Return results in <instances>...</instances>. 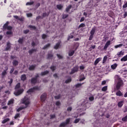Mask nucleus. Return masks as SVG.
<instances>
[{"instance_id":"nucleus-1","label":"nucleus","mask_w":127,"mask_h":127,"mask_svg":"<svg viewBox=\"0 0 127 127\" xmlns=\"http://www.w3.org/2000/svg\"><path fill=\"white\" fill-rule=\"evenodd\" d=\"M21 103L22 104H24V105H25V107H19L17 109V112H20V111L23 110V109H25L28 107V105L30 104L29 98H28L27 96H25L23 99H21Z\"/></svg>"},{"instance_id":"nucleus-2","label":"nucleus","mask_w":127,"mask_h":127,"mask_svg":"<svg viewBox=\"0 0 127 127\" xmlns=\"http://www.w3.org/2000/svg\"><path fill=\"white\" fill-rule=\"evenodd\" d=\"M39 77V74L37 73L34 77H32L31 79L30 83L31 85H36V84L39 83V80H38V78Z\"/></svg>"},{"instance_id":"nucleus-3","label":"nucleus","mask_w":127,"mask_h":127,"mask_svg":"<svg viewBox=\"0 0 127 127\" xmlns=\"http://www.w3.org/2000/svg\"><path fill=\"white\" fill-rule=\"evenodd\" d=\"M96 31H97V27L94 26L90 31V36L89 37V40L91 41L93 39V37H94V35L95 33H96Z\"/></svg>"},{"instance_id":"nucleus-4","label":"nucleus","mask_w":127,"mask_h":127,"mask_svg":"<svg viewBox=\"0 0 127 127\" xmlns=\"http://www.w3.org/2000/svg\"><path fill=\"white\" fill-rule=\"evenodd\" d=\"M9 24V22L6 21V23L3 26V29H4V30H5V29H7V30H12V27L11 26H8Z\"/></svg>"},{"instance_id":"nucleus-5","label":"nucleus","mask_w":127,"mask_h":127,"mask_svg":"<svg viewBox=\"0 0 127 127\" xmlns=\"http://www.w3.org/2000/svg\"><path fill=\"white\" fill-rule=\"evenodd\" d=\"M40 90V88L36 86L32 88L29 89L28 91H27V93L29 94V93H33L34 91H39Z\"/></svg>"},{"instance_id":"nucleus-6","label":"nucleus","mask_w":127,"mask_h":127,"mask_svg":"<svg viewBox=\"0 0 127 127\" xmlns=\"http://www.w3.org/2000/svg\"><path fill=\"white\" fill-rule=\"evenodd\" d=\"M4 69L1 73V78H4L5 75H7V70H8V67L5 66Z\"/></svg>"},{"instance_id":"nucleus-7","label":"nucleus","mask_w":127,"mask_h":127,"mask_svg":"<svg viewBox=\"0 0 127 127\" xmlns=\"http://www.w3.org/2000/svg\"><path fill=\"white\" fill-rule=\"evenodd\" d=\"M23 92H24V89H23V88L20 89L17 91L14 92V95H15V96H19V95H21V94H22Z\"/></svg>"},{"instance_id":"nucleus-8","label":"nucleus","mask_w":127,"mask_h":127,"mask_svg":"<svg viewBox=\"0 0 127 127\" xmlns=\"http://www.w3.org/2000/svg\"><path fill=\"white\" fill-rule=\"evenodd\" d=\"M122 85H123V80L120 79V80H118V82L116 85L117 90H120Z\"/></svg>"},{"instance_id":"nucleus-9","label":"nucleus","mask_w":127,"mask_h":127,"mask_svg":"<svg viewBox=\"0 0 127 127\" xmlns=\"http://www.w3.org/2000/svg\"><path fill=\"white\" fill-rule=\"evenodd\" d=\"M47 96V94L45 93H43L42 95L41 96L40 99L42 103H44V102H45V101L46 100Z\"/></svg>"},{"instance_id":"nucleus-10","label":"nucleus","mask_w":127,"mask_h":127,"mask_svg":"<svg viewBox=\"0 0 127 127\" xmlns=\"http://www.w3.org/2000/svg\"><path fill=\"white\" fill-rule=\"evenodd\" d=\"M10 49H11V45L9 42H7L6 43V47L4 49L5 51H10Z\"/></svg>"},{"instance_id":"nucleus-11","label":"nucleus","mask_w":127,"mask_h":127,"mask_svg":"<svg viewBox=\"0 0 127 127\" xmlns=\"http://www.w3.org/2000/svg\"><path fill=\"white\" fill-rule=\"evenodd\" d=\"M78 70H79V67H78V66L74 67L73 68L71 69V71L70 72V74L72 75L74 74V73H76V72H78Z\"/></svg>"},{"instance_id":"nucleus-12","label":"nucleus","mask_w":127,"mask_h":127,"mask_svg":"<svg viewBox=\"0 0 127 127\" xmlns=\"http://www.w3.org/2000/svg\"><path fill=\"white\" fill-rule=\"evenodd\" d=\"M110 45H111V41H108L104 47V50H107V49H108V47H109Z\"/></svg>"},{"instance_id":"nucleus-13","label":"nucleus","mask_w":127,"mask_h":127,"mask_svg":"<svg viewBox=\"0 0 127 127\" xmlns=\"http://www.w3.org/2000/svg\"><path fill=\"white\" fill-rule=\"evenodd\" d=\"M117 55L118 57H122V56H124V55H125V52L124 51H121L120 52H118L117 54Z\"/></svg>"},{"instance_id":"nucleus-14","label":"nucleus","mask_w":127,"mask_h":127,"mask_svg":"<svg viewBox=\"0 0 127 127\" xmlns=\"http://www.w3.org/2000/svg\"><path fill=\"white\" fill-rule=\"evenodd\" d=\"M60 44H61V42H58L54 46V49H56V50H57V49H59V47H60Z\"/></svg>"},{"instance_id":"nucleus-15","label":"nucleus","mask_w":127,"mask_h":127,"mask_svg":"<svg viewBox=\"0 0 127 127\" xmlns=\"http://www.w3.org/2000/svg\"><path fill=\"white\" fill-rule=\"evenodd\" d=\"M101 60H102V58H97L94 62L95 66H96V65L98 64V63H99V62H100V61H101Z\"/></svg>"},{"instance_id":"nucleus-16","label":"nucleus","mask_w":127,"mask_h":127,"mask_svg":"<svg viewBox=\"0 0 127 127\" xmlns=\"http://www.w3.org/2000/svg\"><path fill=\"white\" fill-rule=\"evenodd\" d=\"M28 27L30 28L31 30H36V27L35 26H33L32 25H29Z\"/></svg>"},{"instance_id":"nucleus-17","label":"nucleus","mask_w":127,"mask_h":127,"mask_svg":"<svg viewBox=\"0 0 127 127\" xmlns=\"http://www.w3.org/2000/svg\"><path fill=\"white\" fill-rule=\"evenodd\" d=\"M37 50L35 49H32L31 50H29L28 53L30 54V55H31L33 52H36Z\"/></svg>"},{"instance_id":"nucleus-18","label":"nucleus","mask_w":127,"mask_h":127,"mask_svg":"<svg viewBox=\"0 0 127 127\" xmlns=\"http://www.w3.org/2000/svg\"><path fill=\"white\" fill-rule=\"evenodd\" d=\"M119 108H122L124 106V101H121L118 104Z\"/></svg>"},{"instance_id":"nucleus-19","label":"nucleus","mask_w":127,"mask_h":127,"mask_svg":"<svg viewBox=\"0 0 127 127\" xmlns=\"http://www.w3.org/2000/svg\"><path fill=\"white\" fill-rule=\"evenodd\" d=\"M13 66H17L18 65V61H16V60H13L12 62Z\"/></svg>"},{"instance_id":"nucleus-20","label":"nucleus","mask_w":127,"mask_h":127,"mask_svg":"<svg viewBox=\"0 0 127 127\" xmlns=\"http://www.w3.org/2000/svg\"><path fill=\"white\" fill-rule=\"evenodd\" d=\"M49 71L48 70H46L44 72H42L41 73V76H45V75H47V74H49Z\"/></svg>"},{"instance_id":"nucleus-21","label":"nucleus","mask_w":127,"mask_h":127,"mask_svg":"<svg viewBox=\"0 0 127 127\" xmlns=\"http://www.w3.org/2000/svg\"><path fill=\"white\" fill-rule=\"evenodd\" d=\"M35 67H36V65H31V66H29V70H30V71L34 70L35 69Z\"/></svg>"},{"instance_id":"nucleus-22","label":"nucleus","mask_w":127,"mask_h":127,"mask_svg":"<svg viewBox=\"0 0 127 127\" xmlns=\"http://www.w3.org/2000/svg\"><path fill=\"white\" fill-rule=\"evenodd\" d=\"M51 45L50 44L48 43V44L45 45L44 46V47L42 48V49L43 50H45V49H47V48H49V47H50Z\"/></svg>"},{"instance_id":"nucleus-23","label":"nucleus","mask_w":127,"mask_h":127,"mask_svg":"<svg viewBox=\"0 0 127 127\" xmlns=\"http://www.w3.org/2000/svg\"><path fill=\"white\" fill-rule=\"evenodd\" d=\"M20 88V83L18 82L15 86V90L16 91V90H18Z\"/></svg>"},{"instance_id":"nucleus-24","label":"nucleus","mask_w":127,"mask_h":127,"mask_svg":"<svg viewBox=\"0 0 127 127\" xmlns=\"http://www.w3.org/2000/svg\"><path fill=\"white\" fill-rule=\"evenodd\" d=\"M21 81H25L26 80V75L25 74H22L21 76Z\"/></svg>"},{"instance_id":"nucleus-25","label":"nucleus","mask_w":127,"mask_h":127,"mask_svg":"<svg viewBox=\"0 0 127 127\" xmlns=\"http://www.w3.org/2000/svg\"><path fill=\"white\" fill-rule=\"evenodd\" d=\"M117 67H118V64H114L111 65V68L113 70H115V69H116Z\"/></svg>"},{"instance_id":"nucleus-26","label":"nucleus","mask_w":127,"mask_h":127,"mask_svg":"<svg viewBox=\"0 0 127 127\" xmlns=\"http://www.w3.org/2000/svg\"><path fill=\"white\" fill-rule=\"evenodd\" d=\"M115 80L116 81H120V80H122V78H121L119 75H116L115 76Z\"/></svg>"},{"instance_id":"nucleus-27","label":"nucleus","mask_w":127,"mask_h":127,"mask_svg":"<svg viewBox=\"0 0 127 127\" xmlns=\"http://www.w3.org/2000/svg\"><path fill=\"white\" fill-rule=\"evenodd\" d=\"M72 8V5H68L65 9L66 12H69V11Z\"/></svg>"},{"instance_id":"nucleus-28","label":"nucleus","mask_w":127,"mask_h":127,"mask_svg":"<svg viewBox=\"0 0 127 127\" xmlns=\"http://www.w3.org/2000/svg\"><path fill=\"white\" fill-rule=\"evenodd\" d=\"M23 38H19L18 40V43H19V44H22V43H23Z\"/></svg>"},{"instance_id":"nucleus-29","label":"nucleus","mask_w":127,"mask_h":127,"mask_svg":"<svg viewBox=\"0 0 127 127\" xmlns=\"http://www.w3.org/2000/svg\"><path fill=\"white\" fill-rule=\"evenodd\" d=\"M116 95L119 96V97H122L123 96V93L121 91L119 90L117 92H116Z\"/></svg>"},{"instance_id":"nucleus-30","label":"nucleus","mask_w":127,"mask_h":127,"mask_svg":"<svg viewBox=\"0 0 127 127\" xmlns=\"http://www.w3.org/2000/svg\"><path fill=\"white\" fill-rule=\"evenodd\" d=\"M51 70H52V72H54L56 70V66L54 65H52L50 67Z\"/></svg>"},{"instance_id":"nucleus-31","label":"nucleus","mask_w":127,"mask_h":127,"mask_svg":"<svg viewBox=\"0 0 127 127\" xmlns=\"http://www.w3.org/2000/svg\"><path fill=\"white\" fill-rule=\"evenodd\" d=\"M13 99H10V100L8 101L7 105L8 106H9L12 104H13Z\"/></svg>"},{"instance_id":"nucleus-32","label":"nucleus","mask_w":127,"mask_h":127,"mask_svg":"<svg viewBox=\"0 0 127 127\" xmlns=\"http://www.w3.org/2000/svg\"><path fill=\"white\" fill-rule=\"evenodd\" d=\"M82 85L83 83H77L75 85L74 87H75V88H80V87H82Z\"/></svg>"},{"instance_id":"nucleus-33","label":"nucleus","mask_w":127,"mask_h":127,"mask_svg":"<svg viewBox=\"0 0 127 127\" xmlns=\"http://www.w3.org/2000/svg\"><path fill=\"white\" fill-rule=\"evenodd\" d=\"M70 82H72V78H69L68 79L66 80L65 81V83L66 84H68V83H70Z\"/></svg>"},{"instance_id":"nucleus-34","label":"nucleus","mask_w":127,"mask_h":127,"mask_svg":"<svg viewBox=\"0 0 127 127\" xmlns=\"http://www.w3.org/2000/svg\"><path fill=\"white\" fill-rule=\"evenodd\" d=\"M9 121V118H7L5 119H4L2 121V124H5V123H7V122Z\"/></svg>"},{"instance_id":"nucleus-35","label":"nucleus","mask_w":127,"mask_h":127,"mask_svg":"<svg viewBox=\"0 0 127 127\" xmlns=\"http://www.w3.org/2000/svg\"><path fill=\"white\" fill-rule=\"evenodd\" d=\"M74 53H75V51H72L71 52H69L68 53V56H69L70 57L73 56L74 55Z\"/></svg>"},{"instance_id":"nucleus-36","label":"nucleus","mask_w":127,"mask_h":127,"mask_svg":"<svg viewBox=\"0 0 127 127\" xmlns=\"http://www.w3.org/2000/svg\"><path fill=\"white\" fill-rule=\"evenodd\" d=\"M34 3V2L33 1H30V2H27L26 3V5H32Z\"/></svg>"},{"instance_id":"nucleus-37","label":"nucleus","mask_w":127,"mask_h":127,"mask_svg":"<svg viewBox=\"0 0 127 127\" xmlns=\"http://www.w3.org/2000/svg\"><path fill=\"white\" fill-rule=\"evenodd\" d=\"M18 118H20V114L19 113H17L16 114L14 117V119H15V120H16V119Z\"/></svg>"},{"instance_id":"nucleus-38","label":"nucleus","mask_w":127,"mask_h":127,"mask_svg":"<svg viewBox=\"0 0 127 127\" xmlns=\"http://www.w3.org/2000/svg\"><path fill=\"white\" fill-rule=\"evenodd\" d=\"M47 37H48V36L45 34H43L42 35V39H46V38H47Z\"/></svg>"},{"instance_id":"nucleus-39","label":"nucleus","mask_w":127,"mask_h":127,"mask_svg":"<svg viewBox=\"0 0 127 127\" xmlns=\"http://www.w3.org/2000/svg\"><path fill=\"white\" fill-rule=\"evenodd\" d=\"M63 7V6H62L61 4H58L57 5V8H58V9H62V8Z\"/></svg>"},{"instance_id":"nucleus-40","label":"nucleus","mask_w":127,"mask_h":127,"mask_svg":"<svg viewBox=\"0 0 127 127\" xmlns=\"http://www.w3.org/2000/svg\"><path fill=\"white\" fill-rule=\"evenodd\" d=\"M86 26V25H85L84 23H81L78 27V28H81V27H85Z\"/></svg>"},{"instance_id":"nucleus-41","label":"nucleus","mask_w":127,"mask_h":127,"mask_svg":"<svg viewBox=\"0 0 127 127\" xmlns=\"http://www.w3.org/2000/svg\"><path fill=\"white\" fill-rule=\"evenodd\" d=\"M107 90H108V86H104L102 88V91H103V92H106V91H107Z\"/></svg>"},{"instance_id":"nucleus-42","label":"nucleus","mask_w":127,"mask_h":127,"mask_svg":"<svg viewBox=\"0 0 127 127\" xmlns=\"http://www.w3.org/2000/svg\"><path fill=\"white\" fill-rule=\"evenodd\" d=\"M66 125L65 123V122H63L62 123H61L60 125V127H66Z\"/></svg>"},{"instance_id":"nucleus-43","label":"nucleus","mask_w":127,"mask_h":127,"mask_svg":"<svg viewBox=\"0 0 127 127\" xmlns=\"http://www.w3.org/2000/svg\"><path fill=\"white\" fill-rule=\"evenodd\" d=\"M107 59H108V56H104L103 60V63H106V61H107Z\"/></svg>"},{"instance_id":"nucleus-44","label":"nucleus","mask_w":127,"mask_h":127,"mask_svg":"<svg viewBox=\"0 0 127 127\" xmlns=\"http://www.w3.org/2000/svg\"><path fill=\"white\" fill-rule=\"evenodd\" d=\"M124 45L123 44H120L119 45H117L115 46V48H121V46H123Z\"/></svg>"},{"instance_id":"nucleus-45","label":"nucleus","mask_w":127,"mask_h":127,"mask_svg":"<svg viewBox=\"0 0 127 127\" xmlns=\"http://www.w3.org/2000/svg\"><path fill=\"white\" fill-rule=\"evenodd\" d=\"M52 57H53V55H52V54H48V59H51Z\"/></svg>"},{"instance_id":"nucleus-46","label":"nucleus","mask_w":127,"mask_h":127,"mask_svg":"<svg viewBox=\"0 0 127 127\" xmlns=\"http://www.w3.org/2000/svg\"><path fill=\"white\" fill-rule=\"evenodd\" d=\"M122 121H123V122H127V115L123 118Z\"/></svg>"},{"instance_id":"nucleus-47","label":"nucleus","mask_w":127,"mask_h":127,"mask_svg":"<svg viewBox=\"0 0 127 127\" xmlns=\"http://www.w3.org/2000/svg\"><path fill=\"white\" fill-rule=\"evenodd\" d=\"M69 15L66 14H63V19H65V18H67L68 17Z\"/></svg>"},{"instance_id":"nucleus-48","label":"nucleus","mask_w":127,"mask_h":127,"mask_svg":"<svg viewBox=\"0 0 127 127\" xmlns=\"http://www.w3.org/2000/svg\"><path fill=\"white\" fill-rule=\"evenodd\" d=\"M56 106H57V107H59V106H61V103L60 102V101H57L56 102Z\"/></svg>"},{"instance_id":"nucleus-49","label":"nucleus","mask_w":127,"mask_h":127,"mask_svg":"<svg viewBox=\"0 0 127 127\" xmlns=\"http://www.w3.org/2000/svg\"><path fill=\"white\" fill-rule=\"evenodd\" d=\"M89 100L91 102H93V101H94V100H95V98H94V96H90L89 97Z\"/></svg>"},{"instance_id":"nucleus-50","label":"nucleus","mask_w":127,"mask_h":127,"mask_svg":"<svg viewBox=\"0 0 127 127\" xmlns=\"http://www.w3.org/2000/svg\"><path fill=\"white\" fill-rule=\"evenodd\" d=\"M6 34L7 35H11L12 34V32L11 31L9 30L6 32Z\"/></svg>"},{"instance_id":"nucleus-51","label":"nucleus","mask_w":127,"mask_h":127,"mask_svg":"<svg viewBox=\"0 0 127 127\" xmlns=\"http://www.w3.org/2000/svg\"><path fill=\"white\" fill-rule=\"evenodd\" d=\"M80 120L81 119L80 118L75 119L74 120V124H78V123L80 122Z\"/></svg>"},{"instance_id":"nucleus-52","label":"nucleus","mask_w":127,"mask_h":127,"mask_svg":"<svg viewBox=\"0 0 127 127\" xmlns=\"http://www.w3.org/2000/svg\"><path fill=\"white\" fill-rule=\"evenodd\" d=\"M69 123H70V118L67 119L65 120V124H66V125H68Z\"/></svg>"},{"instance_id":"nucleus-53","label":"nucleus","mask_w":127,"mask_h":127,"mask_svg":"<svg viewBox=\"0 0 127 127\" xmlns=\"http://www.w3.org/2000/svg\"><path fill=\"white\" fill-rule=\"evenodd\" d=\"M61 97V96H60V95H59L55 96V100H59V99H60Z\"/></svg>"},{"instance_id":"nucleus-54","label":"nucleus","mask_w":127,"mask_h":127,"mask_svg":"<svg viewBox=\"0 0 127 127\" xmlns=\"http://www.w3.org/2000/svg\"><path fill=\"white\" fill-rule=\"evenodd\" d=\"M13 71H14V67H12V68H11V69L9 71V73L10 74V75H11V74H12V73H13Z\"/></svg>"},{"instance_id":"nucleus-55","label":"nucleus","mask_w":127,"mask_h":127,"mask_svg":"<svg viewBox=\"0 0 127 127\" xmlns=\"http://www.w3.org/2000/svg\"><path fill=\"white\" fill-rule=\"evenodd\" d=\"M57 56L58 57L59 59H63V57L59 54H57Z\"/></svg>"},{"instance_id":"nucleus-56","label":"nucleus","mask_w":127,"mask_h":127,"mask_svg":"<svg viewBox=\"0 0 127 127\" xmlns=\"http://www.w3.org/2000/svg\"><path fill=\"white\" fill-rule=\"evenodd\" d=\"M28 32H29V30H28V29L23 31V33H24V34H27V33H28Z\"/></svg>"},{"instance_id":"nucleus-57","label":"nucleus","mask_w":127,"mask_h":127,"mask_svg":"<svg viewBox=\"0 0 127 127\" xmlns=\"http://www.w3.org/2000/svg\"><path fill=\"white\" fill-rule=\"evenodd\" d=\"M40 18H42V17H41V16H38L36 18V21H38V20H39V19H40Z\"/></svg>"},{"instance_id":"nucleus-58","label":"nucleus","mask_w":127,"mask_h":127,"mask_svg":"<svg viewBox=\"0 0 127 127\" xmlns=\"http://www.w3.org/2000/svg\"><path fill=\"white\" fill-rule=\"evenodd\" d=\"M12 82H13V79L12 78H11L10 81L8 82L10 86L11 85V84H12Z\"/></svg>"},{"instance_id":"nucleus-59","label":"nucleus","mask_w":127,"mask_h":127,"mask_svg":"<svg viewBox=\"0 0 127 127\" xmlns=\"http://www.w3.org/2000/svg\"><path fill=\"white\" fill-rule=\"evenodd\" d=\"M71 111H72V107H69L68 108H67V112H71Z\"/></svg>"},{"instance_id":"nucleus-60","label":"nucleus","mask_w":127,"mask_h":127,"mask_svg":"<svg viewBox=\"0 0 127 127\" xmlns=\"http://www.w3.org/2000/svg\"><path fill=\"white\" fill-rule=\"evenodd\" d=\"M127 2L123 5V8H127Z\"/></svg>"},{"instance_id":"nucleus-61","label":"nucleus","mask_w":127,"mask_h":127,"mask_svg":"<svg viewBox=\"0 0 127 127\" xmlns=\"http://www.w3.org/2000/svg\"><path fill=\"white\" fill-rule=\"evenodd\" d=\"M31 45L32 46H33V47H34V46L36 45V44L35 43V42H34V41H33L32 42Z\"/></svg>"},{"instance_id":"nucleus-62","label":"nucleus","mask_w":127,"mask_h":127,"mask_svg":"<svg viewBox=\"0 0 127 127\" xmlns=\"http://www.w3.org/2000/svg\"><path fill=\"white\" fill-rule=\"evenodd\" d=\"M50 118H51V119H55L56 116H55V115H51Z\"/></svg>"},{"instance_id":"nucleus-63","label":"nucleus","mask_w":127,"mask_h":127,"mask_svg":"<svg viewBox=\"0 0 127 127\" xmlns=\"http://www.w3.org/2000/svg\"><path fill=\"white\" fill-rule=\"evenodd\" d=\"M27 17H31V16H32V13H29L27 14Z\"/></svg>"},{"instance_id":"nucleus-64","label":"nucleus","mask_w":127,"mask_h":127,"mask_svg":"<svg viewBox=\"0 0 127 127\" xmlns=\"http://www.w3.org/2000/svg\"><path fill=\"white\" fill-rule=\"evenodd\" d=\"M127 106H125L124 107V113H127Z\"/></svg>"}]
</instances>
